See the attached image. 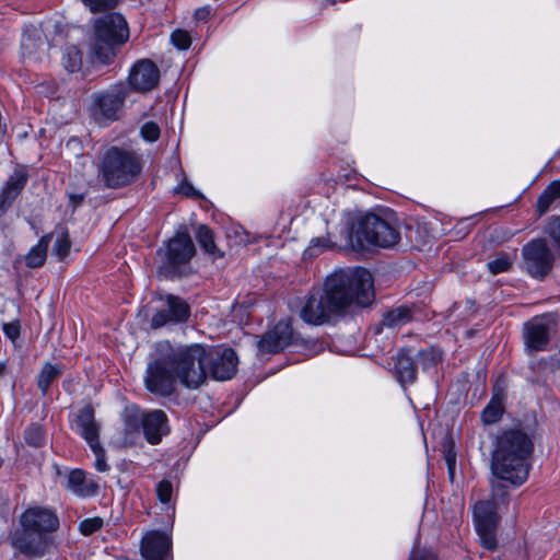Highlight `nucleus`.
<instances>
[{"instance_id":"2eb2a0df","label":"nucleus","mask_w":560,"mask_h":560,"mask_svg":"<svg viewBox=\"0 0 560 560\" xmlns=\"http://www.w3.org/2000/svg\"><path fill=\"white\" fill-rule=\"evenodd\" d=\"M190 315L189 305L180 298L168 295L165 308L158 311L151 319L153 328H160L167 324L184 323Z\"/></svg>"},{"instance_id":"f704fd0d","label":"nucleus","mask_w":560,"mask_h":560,"mask_svg":"<svg viewBox=\"0 0 560 560\" xmlns=\"http://www.w3.org/2000/svg\"><path fill=\"white\" fill-rule=\"evenodd\" d=\"M495 528L497 527L476 528L482 547L488 550H494L497 548Z\"/></svg>"},{"instance_id":"b1692460","label":"nucleus","mask_w":560,"mask_h":560,"mask_svg":"<svg viewBox=\"0 0 560 560\" xmlns=\"http://www.w3.org/2000/svg\"><path fill=\"white\" fill-rule=\"evenodd\" d=\"M27 182V175L24 172H15L7 182L2 190V202H11L22 191Z\"/></svg>"},{"instance_id":"49530a36","label":"nucleus","mask_w":560,"mask_h":560,"mask_svg":"<svg viewBox=\"0 0 560 560\" xmlns=\"http://www.w3.org/2000/svg\"><path fill=\"white\" fill-rule=\"evenodd\" d=\"M409 560H435V557L431 551H420L418 549H413Z\"/></svg>"},{"instance_id":"423d86ee","label":"nucleus","mask_w":560,"mask_h":560,"mask_svg":"<svg viewBox=\"0 0 560 560\" xmlns=\"http://www.w3.org/2000/svg\"><path fill=\"white\" fill-rule=\"evenodd\" d=\"M129 38V30L125 18L119 13L105 14L94 24V43L91 58L94 63L110 65L117 48Z\"/></svg>"},{"instance_id":"39448f33","label":"nucleus","mask_w":560,"mask_h":560,"mask_svg":"<svg viewBox=\"0 0 560 560\" xmlns=\"http://www.w3.org/2000/svg\"><path fill=\"white\" fill-rule=\"evenodd\" d=\"M159 351H165L175 377L182 386L196 389L205 383L207 357L210 354L207 346L192 343L174 348L166 341L160 343Z\"/></svg>"},{"instance_id":"6ab92c4d","label":"nucleus","mask_w":560,"mask_h":560,"mask_svg":"<svg viewBox=\"0 0 560 560\" xmlns=\"http://www.w3.org/2000/svg\"><path fill=\"white\" fill-rule=\"evenodd\" d=\"M412 357V351L410 349H404L396 355L394 374L401 385L411 384L416 380L417 368Z\"/></svg>"},{"instance_id":"2f4dec72","label":"nucleus","mask_w":560,"mask_h":560,"mask_svg":"<svg viewBox=\"0 0 560 560\" xmlns=\"http://www.w3.org/2000/svg\"><path fill=\"white\" fill-rule=\"evenodd\" d=\"M36 35H37V31L35 28L33 30V34H31L27 31L22 35L21 48H22L23 57L33 58L35 49L38 46H43V43L38 44L37 40L35 39Z\"/></svg>"},{"instance_id":"4be33fe9","label":"nucleus","mask_w":560,"mask_h":560,"mask_svg":"<svg viewBox=\"0 0 560 560\" xmlns=\"http://www.w3.org/2000/svg\"><path fill=\"white\" fill-rule=\"evenodd\" d=\"M411 311L407 306H399L397 308L386 312L380 325L375 326V334H381L383 327L396 328L402 326L411 320Z\"/></svg>"},{"instance_id":"f257e3e1","label":"nucleus","mask_w":560,"mask_h":560,"mask_svg":"<svg viewBox=\"0 0 560 560\" xmlns=\"http://www.w3.org/2000/svg\"><path fill=\"white\" fill-rule=\"evenodd\" d=\"M374 298L373 279L364 268L340 269L330 273L323 290L312 292L300 311L310 325H323L350 305L368 306Z\"/></svg>"},{"instance_id":"393cba45","label":"nucleus","mask_w":560,"mask_h":560,"mask_svg":"<svg viewBox=\"0 0 560 560\" xmlns=\"http://www.w3.org/2000/svg\"><path fill=\"white\" fill-rule=\"evenodd\" d=\"M560 199V178L550 183L541 192L537 200V211L539 215L546 213L550 206Z\"/></svg>"},{"instance_id":"a19ab883","label":"nucleus","mask_w":560,"mask_h":560,"mask_svg":"<svg viewBox=\"0 0 560 560\" xmlns=\"http://www.w3.org/2000/svg\"><path fill=\"white\" fill-rule=\"evenodd\" d=\"M141 136L149 142H154L160 137V128L155 122L148 121L141 127Z\"/></svg>"},{"instance_id":"cd10ccee","label":"nucleus","mask_w":560,"mask_h":560,"mask_svg":"<svg viewBox=\"0 0 560 560\" xmlns=\"http://www.w3.org/2000/svg\"><path fill=\"white\" fill-rule=\"evenodd\" d=\"M62 65L68 72H78L82 67V54L77 46H69L62 55Z\"/></svg>"},{"instance_id":"09e8293b","label":"nucleus","mask_w":560,"mask_h":560,"mask_svg":"<svg viewBox=\"0 0 560 560\" xmlns=\"http://www.w3.org/2000/svg\"><path fill=\"white\" fill-rule=\"evenodd\" d=\"M209 15V9L199 8L195 11V18L197 20H205Z\"/></svg>"},{"instance_id":"ea45409f","label":"nucleus","mask_w":560,"mask_h":560,"mask_svg":"<svg viewBox=\"0 0 560 560\" xmlns=\"http://www.w3.org/2000/svg\"><path fill=\"white\" fill-rule=\"evenodd\" d=\"M172 493H173V487H172L171 481L162 480L158 483L156 494H158L159 500L162 503H164V504L170 503V501L172 499Z\"/></svg>"},{"instance_id":"8fccbe9b","label":"nucleus","mask_w":560,"mask_h":560,"mask_svg":"<svg viewBox=\"0 0 560 560\" xmlns=\"http://www.w3.org/2000/svg\"><path fill=\"white\" fill-rule=\"evenodd\" d=\"M5 364L3 362H0V375L4 372Z\"/></svg>"},{"instance_id":"c756f323","label":"nucleus","mask_w":560,"mask_h":560,"mask_svg":"<svg viewBox=\"0 0 560 560\" xmlns=\"http://www.w3.org/2000/svg\"><path fill=\"white\" fill-rule=\"evenodd\" d=\"M71 249V241L69 233L65 230H60L56 233V238L52 246V253L59 259H63Z\"/></svg>"},{"instance_id":"9d476101","label":"nucleus","mask_w":560,"mask_h":560,"mask_svg":"<svg viewBox=\"0 0 560 560\" xmlns=\"http://www.w3.org/2000/svg\"><path fill=\"white\" fill-rule=\"evenodd\" d=\"M128 94L124 83H117L103 93L93 96L92 115L98 124L106 125L118 119Z\"/></svg>"},{"instance_id":"c9c22d12","label":"nucleus","mask_w":560,"mask_h":560,"mask_svg":"<svg viewBox=\"0 0 560 560\" xmlns=\"http://www.w3.org/2000/svg\"><path fill=\"white\" fill-rule=\"evenodd\" d=\"M93 454L95 455V463L94 467L100 472H105L109 469L108 464L106 463L105 458V451L103 446L101 445L100 441L94 442L89 445Z\"/></svg>"},{"instance_id":"9b49d317","label":"nucleus","mask_w":560,"mask_h":560,"mask_svg":"<svg viewBox=\"0 0 560 560\" xmlns=\"http://www.w3.org/2000/svg\"><path fill=\"white\" fill-rule=\"evenodd\" d=\"M522 255L526 271L534 278H544L552 268L553 255L542 238L524 245Z\"/></svg>"},{"instance_id":"dca6fc26","label":"nucleus","mask_w":560,"mask_h":560,"mask_svg":"<svg viewBox=\"0 0 560 560\" xmlns=\"http://www.w3.org/2000/svg\"><path fill=\"white\" fill-rule=\"evenodd\" d=\"M293 339V329L289 320H281L267 331L258 342L261 353H277L287 348Z\"/></svg>"},{"instance_id":"5701e85b","label":"nucleus","mask_w":560,"mask_h":560,"mask_svg":"<svg viewBox=\"0 0 560 560\" xmlns=\"http://www.w3.org/2000/svg\"><path fill=\"white\" fill-rule=\"evenodd\" d=\"M50 235L43 236L25 255V264L30 268H38L44 265L50 243Z\"/></svg>"},{"instance_id":"473e14b6","label":"nucleus","mask_w":560,"mask_h":560,"mask_svg":"<svg viewBox=\"0 0 560 560\" xmlns=\"http://www.w3.org/2000/svg\"><path fill=\"white\" fill-rule=\"evenodd\" d=\"M488 269L492 275L508 271L512 266V259L508 254H499L488 262Z\"/></svg>"},{"instance_id":"aec40b11","label":"nucleus","mask_w":560,"mask_h":560,"mask_svg":"<svg viewBox=\"0 0 560 560\" xmlns=\"http://www.w3.org/2000/svg\"><path fill=\"white\" fill-rule=\"evenodd\" d=\"M492 501H479L474 506L475 527H497L499 523L498 510Z\"/></svg>"},{"instance_id":"e433bc0d","label":"nucleus","mask_w":560,"mask_h":560,"mask_svg":"<svg viewBox=\"0 0 560 560\" xmlns=\"http://www.w3.org/2000/svg\"><path fill=\"white\" fill-rule=\"evenodd\" d=\"M24 439L27 444L38 447L43 445L45 434L39 425L33 424L25 430Z\"/></svg>"},{"instance_id":"72a5a7b5","label":"nucleus","mask_w":560,"mask_h":560,"mask_svg":"<svg viewBox=\"0 0 560 560\" xmlns=\"http://www.w3.org/2000/svg\"><path fill=\"white\" fill-rule=\"evenodd\" d=\"M418 355L423 370H428L436 365V363L442 359L441 351L435 348H428L419 352Z\"/></svg>"},{"instance_id":"79ce46f5","label":"nucleus","mask_w":560,"mask_h":560,"mask_svg":"<svg viewBox=\"0 0 560 560\" xmlns=\"http://www.w3.org/2000/svg\"><path fill=\"white\" fill-rule=\"evenodd\" d=\"M92 12L113 8L117 0H81Z\"/></svg>"},{"instance_id":"c03bdc74","label":"nucleus","mask_w":560,"mask_h":560,"mask_svg":"<svg viewBox=\"0 0 560 560\" xmlns=\"http://www.w3.org/2000/svg\"><path fill=\"white\" fill-rule=\"evenodd\" d=\"M176 191L180 192V194H183V195H185L187 197L198 198V197L201 196V194L198 190H196L194 188V186L189 182H187V180H183L178 185Z\"/></svg>"},{"instance_id":"7c9ffc66","label":"nucleus","mask_w":560,"mask_h":560,"mask_svg":"<svg viewBox=\"0 0 560 560\" xmlns=\"http://www.w3.org/2000/svg\"><path fill=\"white\" fill-rule=\"evenodd\" d=\"M335 243L329 236H319L311 240L308 247L305 249V255L314 257L319 255L325 249L331 248Z\"/></svg>"},{"instance_id":"f8f14e48","label":"nucleus","mask_w":560,"mask_h":560,"mask_svg":"<svg viewBox=\"0 0 560 560\" xmlns=\"http://www.w3.org/2000/svg\"><path fill=\"white\" fill-rule=\"evenodd\" d=\"M159 81L160 70L150 59L138 60L129 70L128 85L133 92H149L158 85Z\"/></svg>"},{"instance_id":"de8ad7c7","label":"nucleus","mask_w":560,"mask_h":560,"mask_svg":"<svg viewBox=\"0 0 560 560\" xmlns=\"http://www.w3.org/2000/svg\"><path fill=\"white\" fill-rule=\"evenodd\" d=\"M445 462L447 465L450 479L453 481L456 468V457L455 454L447 453L445 456Z\"/></svg>"},{"instance_id":"7ed1b4c3","label":"nucleus","mask_w":560,"mask_h":560,"mask_svg":"<svg viewBox=\"0 0 560 560\" xmlns=\"http://www.w3.org/2000/svg\"><path fill=\"white\" fill-rule=\"evenodd\" d=\"M20 526L13 545L27 557L40 558L52 544L51 533L58 528L59 520L52 510L35 505L22 513Z\"/></svg>"},{"instance_id":"4468645a","label":"nucleus","mask_w":560,"mask_h":560,"mask_svg":"<svg viewBox=\"0 0 560 560\" xmlns=\"http://www.w3.org/2000/svg\"><path fill=\"white\" fill-rule=\"evenodd\" d=\"M135 419L140 422L144 438L151 445L159 444L170 432L167 416L163 410L138 412Z\"/></svg>"},{"instance_id":"a18cd8bd","label":"nucleus","mask_w":560,"mask_h":560,"mask_svg":"<svg viewBox=\"0 0 560 560\" xmlns=\"http://www.w3.org/2000/svg\"><path fill=\"white\" fill-rule=\"evenodd\" d=\"M2 328L4 335L12 341L20 336V324L18 322L5 323Z\"/></svg>"},{"instance_id":"ddd939ff","label":"nucleus","mask_w":560,"mask_h":560,"mask_svg":"<svg viewBox=\"0 0 560 560\" xmlns=\"http://www.w3.org/2000/svg\"><path fill=\"white\" fill-rule=\"evenodd\" d=\"M209 355L207 357V364H210V372L214 380L226 381L231 380L237 368V355L231 348H220L207 346Z\"/></svg>"},{"instance_id":"c85d7f7f","label":"nucleus","mask_w":560,"mask_h":560,"mask_svg":"<svg viewBox=\"0 0 560 560\" xmlns=\"http://www.w3.org/2000/svg\"><path fill=\"white\" fill-rule=\"evenodd\" d=\"M503 413V406L499 398L493 397L481 412V420L485 424L498 422Z\"/></svg>"},{"instance_id":"a211bd4d","label":"nucleus","mask_w":560,"mask_h":560,"mask_svg":"<svg viewBox=\"0 0 560 560\" xmlns=\"http://www.w3.org/2000/svg\"><path fill=\"white\" fill-rule=\"evenodd\" d=\"M73 429L89 445L98 441V425L95 422L94 409L91 405L79 410Z\"/></svg>"},{"instance_id":"6e6552de","label":"nucleus","mask_w":560,"mask_h":560,"mask_svg":"<svg viewBox=\"0 0 560 560\" xmlns=\"http://www.w3.org/2000/svg\"><path fill=\"white\" fill-rule=\"evenodd\" d=\"M196 250L191 237L186 232H176L163 247L158 250L161 258L160 271L166 277H175L180 267L186 266Z\"/></svg>"},{"instance_id":"58836bf2","label":"nucleus","mask_w":560,"mask_h":560,"mask_svg":"<svg viewBox=\"0 0 560 560\" xmlns=\"http://www.w3.org/2000/svg\"><path fill=\"white\" fill-rule=\"evenodd\" d=\"M103 526V520L100 517H92V518H85L83 520L80 525V532L83 535H91L95 533L96 530L101 529Z\"/></svg>"},{"instance_id":"37998d69","label":"nucleus","mask_w":560,"mask_h":560,"mask_svg":"<svg viewBox=\"0 0 560 560\" xmlns=\"http://www.w3.org/2000/svg\"><path fill=\"white\" fill-rule=\"evenodd\" d=\"M548 233L555 245L560 249V218H555L548 225Z\"/></svg>"},{"instance_id":"f3484780","label":"nucleus","mask_w":560,"mask_h":560,"mask_svg":"<svg viewBox=\"0 0 560 560\" xmlns=\"http://www.w3.org/2000/svg\"><path fill=\"white\" fill-rule=\"evenodd\" d=\"M549 340L550 328L544 318H535L525 325L524 342L528 353L546 350Z\"/></svg>"},{"instance_id":"412c9836","label":"nucleus","mask_w":560,"mask_h":560,"mask_svg":"<svg viewBox=\"0 0 560 560\" xmlns=\"http://www.w3.org/2000/svg\"><path fill=\"white\" fill-rule=\"evenodd\" d=\"M67 488L79 497L93 495L97 490V486L92 480H88L84 471L78 468L69 472Z\"/></svg>"},{"instance_id":"0eeeda50","label":"nucleus","mask_w":560,"mask_h":560,"mask_svg":"<svg viewBox=\"0 0 560 560\" xmlns=\"http://www.w3.org/2000/svg\"><path fill=\"white\" fill-rule=\"evenodd\" d=\"M140 172L141 165L136 153L112 147L101 159L98 179L108 188H119L136 180Z\"/></svg>"},{"instance_id":"f03ea898","label":"nucleus","mask_w":560,"mask_h":560,"mask_svg":"<svg viewBox=\"0 0 560 560\" xmlns=\"http://www.w3.org/2000/svg\"><path fill=\"white\" fill-rule=\"evenodd\" d=\"M533 452V443L528 434L522 430L503 431L497 439L492 454L491 470L495 479L491 481V499L495 506L506 502L509 490L503 483L521 486L528 477V458Z\"/></svg>"},{"instance_id":"bb28decb","label":"nucleus","mask_w":560,"mask_h":560,"mask_svg":"<svg viewBox=\"0 0 560 560\" xmlns=\"http://www.w3.org/2000/svg\"><path fill=\"white\" fill-rule=\"evenodd\" d=\"M61 374V369L57 364L45 363L42 368L38 377L37 386L45 395L48 392L50 384Z\"/></svg>"},{"instance_id":"4c0bfd02","label":"nucleus","mask_w":560,"mask_h":560,"mask_svg":"<svg viewBox=\"0 0 560 560\" xmlns=\"http://www.w3.org/2000/svg\"><path fill=\"white\" fill-rule=\"evenodd\" d=\"M171 40L173 45L180 50L188 49L191 44V38L188 32L184 30L174 31L171 35Z\"/></svg>"},{"instance_id":"20e7f679","label":"nucleus","mask_w":560,"mask_h":560,"mask_svg":"<svg viewBox=\"0 0 560 560\" xmlns=\"http://www.w3.org/2000/svg\"><path fill=\"white\" fill-rule=\"evenodd\" d=\"M342 223L347 229V241L354 249L369 245L389 248L399 241L398 231L374 213L346 211Z\"/></svg>"},{"instance_id":"a878e982","label":"nucleus","mask_w":560,"mask_h":560,"mask_svg":"<svg viewBox=\"0 0 560 560\" xmlns=\"http://www.w3.org/2000/svg\"><path fill=\"white\" fill-rule=\"evenodd\" d=\"M197 241L200 247L213 258H220L223 254L217 248L213 232L206 225H201L197 232Z\"/></svg>"},{"instance_id":"1a4fd4ad","label":"nucleus","mask_w":560,"mask_h":560,"mask_svg":"<svg viewBox=\"0 0 560 560\" xmlns=\"http://www.w3.org/2000/svg\"><path fill=\"white\" fill-rule=\"evenodd\" d=\"M143 383L145 389L153 395L168 397L174 394L177 380L165 351L148 363Z\"/></svg>"}]
</instances>
